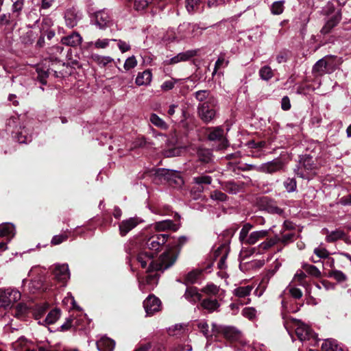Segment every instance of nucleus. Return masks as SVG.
<instances>
[{
    "label": "nucleus",
    "mask_w": 351,
    "mask_h": 351,
    "mask_svg": "<svg viewBox=\"0 0 351 351\" xmlns=\"http://www.w3.org/2000/svg\"><path fill=\"white\" fill-rule=\"evenodd\" d=\"M169 237L167 234H154L145 239L144 248L137 255L136 260L143 268L146 269L147 272L164 271L175 263L177 253L172 252L170 248H167L156 261L154 260V255L167 241Z\"/></svg>",
    "instance_id": "f257e3e1"
},
{
    "label": "nucleus",
    "mask_w": 351,
    "mask_h": 351,
    "mask_svg": "<svg viewBox=\"0 0 351 351\" xmlns=\"http://www.w3.org/2000/svg\"><path fill=\"white\" fill-rule=\"evenodd\" d=\"M320 165L310 156H303L300 160V165L295 172L297 176L304 179H310L316 173V170Z\"/></svg>",
    "instance_id": "f03ea898"
},
{
    "label": "nucleus",
    "mask_w": 351,
    "mask_h": 351,
    "mask_svg": "<svg viewBox=\"0 0 351 351\" xmlns=\"http://www.w3.org/2000/svg\"><path fill=\"white\" fill-rule=\"evenodd\" d=\"M252 228V226L250 223H245L242 227L239 232V241L243 245H254L269 234L267 230L254 231L249 234Z\"/></svg>",
    "instance_id": "7ed1b4c3"
},
{
    "label": "nucleus",
    "mask_w": 351,
    "mask_h": 351,
    "mask_svg": "<svg viewBox=\"0 0 351 351\" xmlns=\"http://www.w3.org/2000/svg\"><path fill=\"white\" fill-rule=\"evenodd\" d=\"M295 334L300 341L308 346H315L317 343V335L311 328L300 320H294Z\"/></svg>",
    "instance_id": "20e7f679"
},
{
    "label": "nucleus",
    "mask_w": 351,
    "mask_h": 351,
    "mask_svg": "<svg viewBox=\"0 0 351 351\" xmlns=\"http://www.w3.org/2000/svg\"><path fill=\"white\" fill-rule=\"evenodd\" d=\"M21 293L14 289H0V308H7L21 299Z\"/></svg>",
    "instance_id": "39448f33"
},
{
    "label": "nucleus",
    "mask_w": 351,
    "mask_h": 351,
    "mask_svg": "<svg viewBox=\"0 0 351 351\" xmlns=\"http://www.w3.org/2000/svg\"><path fill=\"white\" fill-rule=\"evenodd\" d=\"M91 21L100 29L110 27L113 24L112 16L106 10H101L94 13Z\"/></svg>",
    "instance_id": "423d86ee"
},
{
    "label": "nucleus",
    "mask_w": 351,
    "mask_h": 351,
    "mask_svg": "<svg viewBox=\"0 0 351 351\" xmlns=\"http://www.w3.org/2000/svg\"><path fill=\"white\" fill-rule=\"evenodd\" d=\"M216 108L212 107L208 103H200L197 106L198 115L204 123H210L217 115Z\"/></svg>",
    "instance_id": "0eeeda50"
},
{
    "label": "nucleus",
    "mask_w": 351,
    "mask_h": 351,
    "mask_svg": "<svg viewBox=\"0 0 351 351\" xmlns=\"http://www.w3.org/2000/svg\"><path fill=\"white\" fill-rule=\"evenodd\" d=\"M143 306L147 316L153 315L160 310L161 302L154 295H149L143 302Z\"/></svg>",
    "instance_id": "6e6552de"
},
{
    "label": "nucleus",
    "mask_w": 351,
    "mask_h": 351,
    "mask_svg": "<svg viewBox=\"0 0 351 351\" xmlns=\"http://www.w3.org/2000/svg\"><path fill=\"white\" fill-rule=\"evenodd\" d=\"M53 274L55 278L65 284L70 278L69 266L67 264H56L53 267Z\"/></svg>",
    "instance_id": "1a4fd4ad"
},
{
    "label": "nucleus",
    "mask_w": 351,
    "mask_h": 351,
    "mask_svg": "<svg viewBox=\"0 0 351 351\" xmlns=\"http://www.w3.org/2000/svg\"><path fill=\"white\" fill-rule=\"evenodd\" d=\"M158 275L157 274H149L145 278L138 279V287L142 291L152 290L158 284Z\"/></svg>",
    "instance_id": "9d476101"
},
{
    "label": "nucleus",
    "mask_w": 351,
    "mask_h": 351,
    "mask_svg": "<svg viewBox=\"0 0 351 351\" xmlns=\"http://www.w3.org/2000/svg\"><path fill=\"white\" fill-rule=\"evenodd\" d=\"M283 163L279 159H276L270 162L263 163L257 167V171L265 173H274L282 169Z\"/></svg>",
    "instance_id": "9b49d317"
},
{
    "label": "nucleus",
    "mask_w": 351,
    "mask_h": 351,
    "mask_svg": "<svg viewBox=\"0 0 351 351\" xmlns=\"http://www.w3.org/2000/svg\"><path fill=\"white\" fill-rule=\"evenodd\" d=\"M143 221L138 217H130L123 220L119 226V233L122 237L125 236L130 231L136 227Z\"/></svg>",
    "instance_id": "f8f14e48"
},
{
    "label": "nucleus",
    "mask_w": 351,
    "mask_h": 351,
    "mask_svg": "<svg viewBox=\"0 0 351 351\" xmlns=\"http://www.w3.org/2000/svg\"><path fill=\"white\" fill-rule=\"evenodd\" d=\"M197 49H190L184 52L179 53L176 56L165 60L167 65L178 64L180 62H186L197 56Z\"/></svg>",
    "instance_id": "ddd939ff"
},
{
    "label": "nucleus",
    "mask_w": 351,
    "mask_h": 351,
    "mask_svg": "<svg viewBox=\"0 0 351 351\" xmlns=\"http://www.w3.org/2000/svg\"><path fill=\"white\" fill-rule=\"evenodd\" d=\"M195 99L200 103H208L212 107H217L218 101L208 90H201L194 93Z\"/></svg>",
    "instance_id": "4468645a"
},
{
    "label": "nucleus",
    "mask_w": 351,
    "mask_h": 351,
    "mask_svg": "<svg viewBox=\"0 0 351 351\" xmlns=\"http://www.w3.org/2000/svg\"><path fill=\"white\" fill-rule=\"evenodd\" d=\"M280 264L278 263H276L275 268L271 270H269L262 278L261 281L260 282L257 289L255 292L258 296H261L263 292L265 291L267 286L271 278V277L274 275L277 269L279 268Z\"/></svg>",
    "instance_id": "2eb2a0df"
},
{
    "label": "nucleus",
    "mask_w": 351,
    "mask_h": 351,
    "mask_svg": "<svg viewBox=\"0 0 351 351\" xmlns=\"http://www.w3.org/2000/svg\"><path fill=\"white\" fill-rule=\"evenodd\" d=\"M81 18L82 14L74 8L67 10L64 14L65 23L70 28L76 26Z\"/></svg>",
    "instance_id": "dca6fc26"
},
{
    "label": "nucleus",
    "mask_w": 351,
    "mask_h": 351,
    "mask_svg": "<svg viewBox=\"0 0 351 351\" xmlns=\"http://www.w3.org/2000/svg\"><path fill=\"white\" fill-rule=\"evenodd\" d=\"M210 141H218L220 142L219 149H223L227 147L228 141L223 136V130L221 127L212 128L208 134Z\"/></svg>",
    "instance_id": "f3484780"
},
{
    "label": "nucleus",
    "mask_w": 351,
    "mask_h": 351,
    "mask_svg": "<svg viewBox=\"0 0 351 351\" xmlns=\"http://www.w3.org/2000/svg\"><path fill=\"white\" fill-rule=\"evenodd\" d=\"M219 332H221L226 339L230 341H236L239 339L241 336L240 332L232 326H220Z\"/></svg>",
    "instance_id": "a211bd4d"
},
{
    "label": "nucleus",
    "mask_w": 351,
    "mask_h": 351,
    "mask_svg": "<svg viewBox=\"0 0 351 351\" xmlns=\"http://www.w3.org/2000/svg\"><path fill=\"white\" fill-rule=\"evenodd\" d=\"M341 19V13L339 10L335 12L332 16L326 21L325 25L322 27L321 32L322 34H326L336 26Z\"/></svg>",
    "instance_id": "6ab92c4d"
},
{
    "label": "nucleus",
    "mask_w": 351,
    "mask_h": 351,
    "mask_svg": "<svg viewBox=\"0 0 351 351\" xmlns=\"http://www.w3.org/2000/svg\"><path fill=\"white\" fill-rule=\"evenodd\" d=\"M154 228L158 231H165L168 230L177 231L180 228V224L174 223L171 220L167 219L156 222L154 225Z\"/></svg>",
    "instance_id": "aec40b11"
},
{
    "label": "nucleus",
    "mask_w": 351,
    "mask_h": 351,
    "mask_svg": "<svg viewBox=\"0 0 351 351\" xmlns=\"http://www.w3.org/2000/svg\"><path fill=\"white\" fill-rule=\"evenodd\" d=\"M61 42L67 46L77 47L82 43V37L79 33L74 32L70 35L62 38Z\"/></svg>",
    "instance_id": "412c9836"
},
{
    "label": "nucleus",
    "mask_w": 351,
    "mask_h": 351,
    "mask_svg": "<svg viewBox=\"0 0 351 351\" xmlns=\"http://www.w3.org/2000/svg\"><path fill=\"white\" fill-rule=\"evenodd\" d=\"M330 58L325 57L319 60L313 66V71L317 75H322L329 71Z\"/></svg>",
    "instance_id": "4be33fe9"
},
{
    "label": "nucleus",
    "mask_w": 351,
    "mask_h": 351,
    "mask_svg": "<svg viewBox=\"0 0 351 351\" xmlns=\"http://www.w3.org/2000/svg\"><path fill=\"white\" fill-rule=\"evenodd\" d=\"M114 346L115 342L106 336L97 341V348L99 351H113Z\"/></svg>",
    "instance_id": "5701e85b"
},
{
    "label": "nucleus",
    "mask_w": 351,
    "mask_h": 351,
    "mask_svg": "<svg viewBox=\"0 0 351 351\" xmlns=\"http://www.w3.org/2000/svg\"><path fill=\"white\" fill-rule=\"evenodd\" d=\"M15 235V228L12 223H5L0 225V237H8L9 241Z\"/></svg>",
    "instance_id": "b1692460"
},
{
    "label": "nucleus",
    "mask_w": 351,
    "mask_h": 351,
    "mask_svg": "<svg viewBox=\"0 0 351 351\" xmlns=\"http://www.w3.org/2000/svg\"><path fill=\"white\" fill-rule=\"evenodd\" d=\"M322 351H343L342 346L333 339H326L322 345Z\"/></svg>",
    "instance_id": "393cba45"
},
{
    "label": "nucleus",
    "mask_w": 351,
    "mask_h": 351,
    "mask_svg": "<svg viewBox=\"0 0 351 351\" xmlns=\"http://www.w3.org/2000/svg\"><path fill=\"white\" fill-rule=\"evenodd\" d=\"M152 74L150 70H145L138 73L136 78V84L138 86L148 85L152 81Z\"/></svg>",
    "instance_id": "a878e982"
},
{
    "label": "nucleus",
    "mask_w": 351,
    "mask_h": 351,
    "mask_svg": "<svg viewBox=\"0 0 351 351\" xmlns=\"http://www.w3.org/2000/svg\"><path fill=\"white\" fill-rule=\"evenodd\" d=\"M184 298L190 302L195 303L201 300L202 295L196 287H191L186 289Z\"/></svg>",
    "instance_id": "bb28decb"
},
{
    "label": "nucleus",
    "mask_w": 351,
    "mask_h": 351,
    "mask_svg": "<svg viewBox=\"0 0 351 351\" xmlns=\"http://www.w3.org/2000/svg\"><path fill=\"white\" fill-rule=\"evenodd\" d=\"M201 306L203 308L207 310L208 312L211 313L215 311H217L219 307L220 304L218 301L215 299L207 298L203 300L201 303Z\"/></svg>",
    "instance_id": "cd10ccee"
},
{
    "label": "nucleus",
    "mask_w": 351,
    "mask_h": 351,
    "mask_svg": "<svg viewBox=\"0 0 351 351\" xmlns=\"http://www.w3.org/2000/svg\"><path fill=\"white\" fill-rule=\"evenodd\" d=\"M188 241L187 237L185 236H181L179 238L177 239L176 241H174L171 245H168L167 247L168 249H171L172 252L174 253H177V256L179 254V250L182 247V245H184Z\"/></svg>",
    "instance_id": "c85d7f7f"
},
{
    "label": "nucleus",
    "mask_w": 351,
    "mask_h": 351,
    "mask_svg": "<svg viewBox=\"0 0 351 351\" xmlns=\"http://www.w3.org/2000/svg\"><path fill=\"white\" fill-rule=\"evenodd\" d=\"M252 289L253 287L251 285L239 287L233 290V294L240 298H245L250 295Z\"/></svg>",
    "instance_id": "c756f323"
},
{
    "label": "nucleus",
    "mask_w": 351,
    "mask_h": 351,
    "mask_svg": "<svg viewBox=\"0 0 351 351\" xmlns=\"http://www.w3.org/2000/svg\"><path fill=\"white\" fill-rule=\"evenodd\" d=\"M186 326L181 324H176L167 330V332L171 336H180L186 330Z\"/></svg>",
    "instance_id": "7c9ffc66"
},
{
    "label": "nucleus",
    "mask_w": 351,
    "mask_h": 351,
    "mask_svg": "<svg viewBox=\"0 0 351 351\" xmlns=\"http://www.w3.org/2000/svg\"><path fill=\"white\" fill-rule=\"evenodd\" d=\"M60 316V311L57 308L53 309L47 314L43 322L47 324H54L59 319Z\"/></svg>",
    "instance_id": "2f4dec72"
},
{
    "label": "nucleus",
    "mask_w": 351,
    "mask_h": 351,
    "mask_svg": "<svg viewBox=\"0 0 351 351\" xmlns=\"http://www.w3.org/2000/svg\"><path fill=\"white\" fill-rule=\"evenodd\" d=\"M202 274V271L199 269H194L189 271L184 278L186 284H193L197 282Z\"/></svg>",
    "instance_id": "473e14b6"
},
{
    "label": "nucleus",
    "mask_w": 351,
    "mask_h": 351,
    "mask_svg": "<svg viewBox=\"0 0 351 351\" xmlns=\"http://www.w3.org/2000/svg\"><path fill=\"white\" fill-rule=\"evenodd\" d=\"M28 343L27 339L21 337L12 343V348L16 351H23V350L29 349Z\"/></svg>",
    "instance_id": "72a5a7b5"
},
{
    "label": "nucleus",
    "mask_w": 351,
    "mask_h": 351,
    "mask_svg": "<svg viewBox=\"0 0 351 351\" xmlns=\"http://www.w3.org/2000/svg\"><path fill=\"white\" fill-rule=\"evenodd\" d=\"M15 138L19 143H27L32 141V136L28 134L25 128L18 132L16 134Z\"/></svg>",
    "instance_id": "f704fd0d"
},
{
    "label": "nucleus",
    "mask_w": 351,
    "mask_h": 351,
    "mask_svg": "<svg viewBox=\"0 0 351 351\" xmlns=\"http://www.w3.org/2000/svg\"><path fill=\"white\" fill-rule=\"evenodd\" d=\"M28 312V308L26 304L23 303H19L16 305L14 309L13 314L17 318H23Z\"/></svg>",
    "instance_id": "c9c22d12"
},
{
    "label": "nucleus",
    "mask_w": 351,
    "mask_h": 351,
    "mask_svg": "<svg viewBox=\"0 0 351 351\" xmlns=\"http://www.w3.org/2000/svg\"><path fill=\"white\" fill-rule=\"evenodd\" d=\"M259 75L262 80L267 81L274 76V72L270 66H264L259 70Z\"/></svg>",
    "instance_id": "e433bc0d"
},
{
    "label": "nucleus",
    "mask_w": 351,
    "mask_h": 351,
    "mask_svg": "<svg viewBox=\"0 0 351 351\" xmlns=\"http://www.w3.org/2000/svg\"><path fill=\"white\" fill-rule=\"evenodd\" d=\"M92 58L96 63L103 66L113 61V59L110 56H102L97 54L93 55Z\"/></svg>",
    "instance_id": "4c0bfd02"
},
{
    "label": "nucleus",
    "mask_w": 351,
    "mask_h": 351,
    "mask_svg": "<svg viewBox=\"0 0 351 351\" xmlns=\"http://www.w3.org/2000/svg\"><path fill=\"white\" fill-rule=\"evenodd\" d=\"M149 121L153 125H154L155 126H156L159 128H161V129H167V123L156 114H151Z\"/></svg>",
    "instance_id": "58836bf2"
},
{
    "label": "nucleus",
    "mask_w": 351,
    "mask_h": 351,
    "mask_svg": "<svg viewBox=\"0 0 351 351\" xmlns=\"http://www.w3.org/2000/svg\"><path fill=\"white\" fill-rule=\"evenodd\" d=\"M285 1H278L272 3L271 12L273 14L278 15L283 12Z\"/></svg>",
    "instance_id": "ea45409f"
},
{
    "label": "nucleus",
    "mask_w": 351,
    "mask_h": 351,
    "mask_svg": "<svg viewBox=\"0 0 351 351\" xmlns=\"http://www.w3.org/2000/svg\"><path fill=\"white\" fill-rule=\"evenodd\" d=\"M219 287L214 284H208L202 289V292L210 295H217L219 292Z\"/></svg>",
    "instance_id": "a19ab883"
},
{
    "label": "nucleus",
    "mask_w": 351,
    "mask_h": 351,
    "mask_svg": "<svg viewBox=\"0 0 351 351\" xmlns=\"http://www.w3.org/2000/svg\"><path fill=\"white\" fill-rule=\"evenodd\" d=\"M284 187L288 193L294 192L297 188V183L294 178H287L283 182Z\"/></svg>",
    "instance_id": "79ce46f5"
},
{
    "label": "nucleus",
    "mask_w": 351,
    "mask_h": 351,
    "mask_svg": "<svg viewBox=\"0 0 351 351\" xmlns=\"http://www.w3.org/2000/svg\"><path fill=\"white\" fill-rule=\"evenodd\" d=\"M116 39H108V38H103V39H97L94 42V47L95 49H106L107 47L109 46L110 41H116Z\"/></svg>",
    "instance_id": "37998d69"
},
{
    "label": "nucleus",
    "mask_w": 351,
    "mask_h": 351,
    "mask_svg": "<svg viewBox=\"0 0 351 351\" xmlns=\"http://www.w3.org/2000/svg\"><path fill=\"white\" fill-rule=\"evenodd\" d=\"M276 243V240L275 239H270L266 241L261 243L258 246V252L263 253L264 251L268 250L273 245H274Z\"/></svg>",
    "instance_id": "c03bdc74"
},
{
    "label": "nucleus",
    "mask_w": 351,
    "mask_h": 351,
    "mask_svg": "<svg viewBox=\"0 0 351 351\" xmlns=\"http://www.w3.org/2000/svg\"><path fill=\"white\" fill-rule=\"evenodd\" d=\"M302 267L308 274L315 277H319L321 275L320 271L314 265L304 264Z\"/></svg>",
    "instance_id": "a18cd8bd"
},
{
    "label": "nucleus",
    "mask_w": 351,
    "mask_h": 351,
    "mask_svg": "<svg viewBox=\"0 0 351 351\" xmlns=\"http://www.w3.org/2000/svg\"><path fill=\"white\" fill-rule=\"evenodd\" d=\"M183 147H173L165 151L164 154L166 157H174L182 154L184 151Z\"/></svg>",
    "instance_id": "49530a36"
},
{
    "label": "nucleus",
    "mask_w": 351,
    "mask_h": 351,
    "mask_svg": "<svg viewBox=\"0 0 351 351\" xmlns=\"http://www.w3.org/2000/svg\"><path fill=\"white\" fill-rule=\"evenodd\" d=\"M343 232L341 230H337L331 232L326 237V241L328 242H333L343 237Z\"/></svg>",
    "instance_id": "de8ad7c7"
},
{
    "label": "nucleus",
    "mask_w": 351,
    "mask_h": 351,
    "mask_svg": "<svg viewBox=\"0 0 351 351\" xmlns=\"http://www.w3.org/2000/svg\"><path fill=\"white\" fill-rule=\"evenodd\" d=\"M152 0H134V7L136 10L145 9Z\"/></svg>",
    "instance_id": "09e8293b"
},
{
    "label": "nucleus",
    "mask_w": 351,
    "mask_h": 351,
    "mask_svg": "<svg viewBox=\"0 0 351 351\" xmlns=\"http://www.w3.org/2000/svg\"><path fill=\"white\" fill-rule=\"evenodd\" d=\"M228 64V61L226 60L223 56H220L215 62L214 71L213 72V75L216 74L218 69H219L221 67L226 66Z\"/></svg>",
    "instance_id": "8fccbe9b"
},
{
    "label": "nucleus",
    "mask_w": 351,
    "mask_h": 351,
    "mask_svg": "<svg viewBox=\"0 0 351 351\" xmlns=\"http://www.w3.org/2000/svg\"><path fill=\"white\" fill-rule=\"evenodd\" d=\"M210 198L213 200H217L220 202H224L226 200L227 195L219 191H214L210 193Z\"/></svg>",
    "instance_id": "3c124183"
},
{
    "label": "nucleus",
    "mask_w": 351,
    "mask_h": 351,
    "mask_svg": "<svg viewBox=\"0 0 351 351\" xmlns=\"http://www.w3.org/2000/svg\"><path fill=\"white\" fill-rule=\"evenodd\" d=\"M193 181L197 184H210L212 182V178L208 176H200L193 178Z\"/></svg>",
    "instance_id": "603ef678"
},
{
    "label": "nucleus",
    "mask_w": 351,
    "mask_h": 351,
    "mask_svg": "<svg viewBox=\"0 0 351 351\" xmlns=\"http://www.w3.org/2000/svg\"><path fill=\"white\" fill-rule=\"evenodd\" d=\"M136 65L137 61L136 60V58L135 56H132L126 59L123 67L125 70L128 71L131 69L134 68Z\"/></svg>",
    "instance_id": "864d4df0"
},
{
    "label": "nucleus",
    "mask_w": 351,
    "mask_h": 351,
    "mask_svg": "<svg viewBox=\"0 0 351 351\" xmlns=\"http://www.w3.org/2000/svg\"><path fill=\"white\" fill-rule=\"evenodd\" d=\"M186 35H176L173 30H170L167 32L165 37V39L168 41L178 40L186 38Z\"/></svg>",
    "instance_id": "5fc2aeb1"
},
{
    "label": "nucleus",
    "mask_w": 351,
    "mask_h": 351,
    "mask_svg": "<svg viewBox=\"0 0 351 351\" xmlns=\"http://www.w3.org/2000/svg\"><path fill=\"white\" fill-rule=\"evenodd\" d=\"M313 252L318 258H326L329 256V252L326 249L322 247L315 248Z\"/></svg>",
    "instance_id": "6e6d98bb"
},
{
    "label": "nucleus",
    "mask_w": 351,
    "mask_h": 351,
    "mask_svg": "<svg viewBox=\"0 0 351 351\" xmlns=\"http://www.w3.org/2000/svg\"><path fill=\"white\" fill-rule=\"evenodd\" d=\"M330 276L335 278L338 282H343L346 279V275L341 271L333 270L330 273Z\"/></svg>",
    "instance_id": "4d7b16f0"
},
{
    "label": "nucleus",
    "mask_w": 351,
    "mask_h": 351,
    "mask_svg": "<svg viewBox=\"0 0 351 351\" xmlns=\"http://www.w3.org/2000/svg\"><path fill=\"white\" fill-rule=\"evenodd\" d=\"M68 239V236L66 234H58V235H55L53 237L52 239H51V243L53 245H59L60 243H62V242L66 241Z\"/></svg>",
    "instance_id": "13d9d810"
},
{
    "label": "nucleus",
    "mask_w": 351,
    "mask_h": 351,
    "mask_svg": "<svg viewBox=\"0 0 351 351\" xmlns=\"http://www.w3.org/2000/svg\"><path fill=\"white\" fill-rule=\"evenodd\" d=\"M256 310L252 307L244 308L242 311V314L244 317L252 319L256 316Z\"/></svg>",
    "instance_id": "bf43d9fd"
},
{
    "label": "nucleus",
    "mask_w": 351,
    "mask_h": 351,
    "mask_svg": "<svg viewBox=\"0 0 351 351\" xmlns=\"http://www.w3.org/2000/svg\"><path fill=\"white\" fill-rule=\"evenodd\" d=\"M176 82H177V80L175 79H171V80H167V81L164 82L162 83V84L161 85L162 90H163L165 91L171 90L174 87Z\"/></svg>",
    "instance_id": "052dcab7"
},
{
    "label": "nucleus",
    "mask_w": 351,
    "mask_h": 351,
    "mask_svg": "<svg viewBox=\"0 0 351 351\" xmlns=\"http://www.w3.org/2000/svg\"><path fill=\"white\" fill-rule=\"evenodd\" d=\"M62 302L65 304L70 303L71 304V308H79V307L77 306V305H76V302L74 299V297L71 295V293H67V296H66L64 298V300H62Z\"/></svg>",
    "instance_id": "680f3d73"
},
{
    "label": "nucleus",
    "mask_w": 351,
    "mask_h": 351,
    "mask_svg": "<svg viewBox=\"0 0 351 351\" xmlns=\"http://www.w3.org/2000/svg\"><path fill=\"white\" fill-rule=\"evenodd\" d=\"M289 292L290 295L295 299H300L302 296V291L300 289L294 287H289Z\"/></svg>",
    "instance_id": "e2e57ef3"
},
{
    "label": "nucleus",
    "mask_w": 351,
    "mask_h": 351,
    "mask_svg": "<svg viewBox=\"0 0 351 351\" xmlns=\"http://www.w3.org/2000/svg\"><path fill=\"white\" fill-rule=\"evenodd\" d=\"M295 234L293 232L289 233H282V237L279 239L282 243L287 244L289 242L293 241Z\"/></svg>",
    "instance_id": "0e129e2a"
},
{
    "label": "nucleus",
    "mask_w": 351,
    "mask_h": 351,
    "mask_svg": "<svg viewBox=\"0 0 351 351\" xmlns=\"http://www.w3.org/2000/svg\"><path fill=\"white\" fill-rule=\"evenodd\" d=\"M46 308H47L46 306H38L36 309L35 313H34V316H35L36 319L40 320L43 317V315L45 314ZM38 322L40 323V321H38Z\"/></svg>",
    "instance_id": "69168bd1"
},
{
    "label": "nucleus",
    "mask_w": 351,
    "mask_h": 351,
    "mask_svg": "<svg viewBox=\"0 0 351 351\" xmlns=\"http://www.w3.org/2000/svg\"><path fill=\"white\" fill-rule=\"evenodd\" d=\"M199 0H186V8L189 12H193Z\"/></svg>",
    "instance_id": "338daca9"
},
{
    "label": "nucleus",
    "mask_w": 351,
    "mask_h": 351,
    "mask_svg": "<svg viewBox=\"0 0 351 351\" xmlns=\"http://www.w3.org/2000/svg\"><path fill=\"white\" fill-rule=\"evenodd\" d=\"M118 42V47L122 53L128 51L130 49V45L126 42L121 40H117Z\"/></svg>",
    "instance_id": "774afa93"
}]
</instances>
